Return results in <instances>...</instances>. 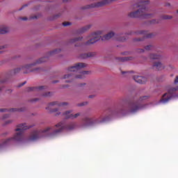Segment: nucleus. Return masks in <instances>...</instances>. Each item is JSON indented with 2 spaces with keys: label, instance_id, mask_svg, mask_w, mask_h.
<instances>
[{
  "label": "nucleus",
  "instance_id": "obj_29",
  "mask_svg": "<svg viewBox=\"0 0 178 178\" xmlns=\"http://www.w3.org/2000/svg\"><path fill=\"white\" fill-rule=\"evenodd\" d=\"M70 22H63V26H64V27H66L67 26H70Z\"/></svg>",
  "mask_w": 178,
  "mask_h": 178
},
{
  "label": "nucleus",
  "instance_id": "obj_41",
  "mask_svg": "<svg viewBox=\"0 0 178 178\" xmlns=\"http://www.w3.org/2000/svg\"><path fill=\"white\" fill-rule=\"evenodd\" d=\"M31 19H37V16L31 17Z\"/></svg>",
  "mask_w": 178,
  "mask_h": 178
},
{
  "label": "nucleus",
  "instance_id": "obj_28",
  "mask_svg": "<svg viewBox=\"0 0 178 178\" xmlns=\"http://www.w3.org/2000/svg\"><path fill=\"white\" fill-rule=\"evenodd\" d=\"M148 96H143L142 97H140L139 101H144V99H147Z\"/></svg>",
  "mask_w": 178,
  "mask_h": 178
},
{
  "label": "nucleus",
  "instance_id": "obj_7",
  "mask_svg": "<svg viewBox=\"0 0 178 178\" xmlns=\"http://www.w3.org/2000/svg\"><path fill=\"white\" fill-rule=\"evenodd\" d=\"M141 108H143V106H141L140 102H131L128 104V108L127 111L131 113H134L135 112H137V111H140Z\"/></svg>",
  "mask_w": 178,
  "mask_h": 178
},
{
  "label": "nucleus",
  "instance_id": "obj_5",
  "mask_svg": "<svg viewBox=\"0 0 178 178\" xmlns=\"http://www.w3.org/2000/svg\"><path fill=\"white\" fill-rule=\"evenodd\" d=\"M47 60H48V57L41 58L39 60H38L36 63L34 64H29L24 67L15 69L14 70L10 72V76H13V74H17V73H19L20 70H22L23 73L24 74L30 73V72H34V70H33V66H34V65L44 63V62H47Z\"/></svg>",
  "mask_w": 178,
  "mask_h": 178
},
{
  "label": "nucleus",
  "instance_id": "obj_36",
  "mask_svg": "<svg viewBox=\"0 0 178 178\" xmlns=\"http://www.w3.org/2000/svg\"><path fill=\"white\" fill-rule=\"evenodd\" d=\"M36 101H38V98H35L33 100H31V102H36Z\"/></svg>",
  "mask_w": 178,
  "mask_h": 178
},
{
  "label": "nucleus",
  "instance_id": "obj_46",
  "mask_svg": "<svg viewBox=\"0 0 178 178\" xmlns=\"http://www.w3.org/2000/svg\"><path fill=\"white\" fill-rule=\"evenodd\" d=\"M126 73H128V72H122V74H126Z\"/></svg>",
  "mask_w": 178,
  "mask_h": 178
},
{
  "label": "nucleus",
  "instance_id": "obj_25",
  "mask_svg": "<svg viewBox=\"0 0 178 178\" xmlns=\"http://www.w3.org/2000/svg\"><path fill=\"white\" fill-rule=\"evenodd\" d=\"M52 95V92H45L42 95V97H51Z\"/></svg>",
  "mask_w": 178,
  "mask_h": 178
},
{
  "label": "nucleus",
  "instance_id": "obj_48",
  "mask_svg": "<svg viewBox=\"0 0 178 178\" xmlns=\"http://www.w3.org/2000/svg\"><path fill=\"white\" fill-rule=\"evenodd\" d=\"M89 98H94V95H90Z\"/></svg>",
  "mask_w": 178,
  "mask_h": 178
},
{
  "label": "nucleus",
  "instance_id": "obj_32",
  "mask_svg": "<svg viewBox=\"0 0 178 178\" xmlns=\"http://www.w3.org/2000/svg\"><path fill=\"white\" fill-rule=\"evenodd\" d=\"M84 105H87V102H83L81 104H78V106H84Z\"/></svg>",
  "mask_w": 178,
  "mask_h": 178
},
{
  "label": "nucleus",
  "instance_id": "obj_17",
  "mask_svg": "<svg viewBox=\"0 0 178 178\" xmlns=\"http://www.w3.org/2000/svg\"><path fill=\"white\" fill-rule=\"evenodd\" d=\"M19 111V112H23V111H24V108H10V109H8V108H0V112H16V111Z\"/></svg>",
  "mask_w": 178,
  "mask_h": 178
},
{
  "label": "nucleus",
  "instance_id": "obj_9",
  "mask_svg": "<svg viewBox=\"0 0 178 178\" xmlns=\"http://www.w3.org/2000/svg\"><path fill=\"white\" fill-rule=\"evenodd\" d=\"M84 67H87V64L83 63H78L74 66L69 67L68 72H80L81 69H84Z\"/></svg>",
  "mask_w": 178,
  "mask_h": 178
},
{
  "label": "nucleus",
  "instance_id": "obj_27",
  "mask_svg": "<svg viewBox=\"0 0 178 178\" xmlns=\"http://www.w3.org/2000/svg\"><path fill=\"white\" fill-rule=\"evenodd\" d=\"M152 48H154V47L152 45H147L146 47H145V49L146 51H149V50L152 49Z\"/></svg>",
  "mask_w": 178,
  "mask_h": 178
},
{
  "label": "nucleus",
  "instance_id": "obj_37",
  "mask_svg": "<svg viewBox=\"0 0 178 178\" xmlns=\"http://www.w3.org/2000/svg\"><path fill=\"white\" fill-rule=\"evenodd\" d=\"M9 123H12V120H8L6 122V124H9Z\"/></svg>",
  "mask_w": 178,
  "mask_h": 178
},
{
  "label": "nucleus",
  "instance_id": "obj_24",
  "mask_svg": "<svg viewBox=\"0 0 178 178\" xmlns=\"http://www.w3.org/2000/svg\"><path fill=\"white\" fill-rule=\"evenodd\" d=\"M81 40H83V38H74V39H72L70 40V42L71 44H73L74 42H78V41H81Z\"/></svg>",
  "mask_w": 178,
  "mask_h": 178
},
{
  "label": "nucleus",
  "instance_id": "obj_50",
  "mask_svg": "<svg viewBox=\"0 0 178 178\" xmlns=\"http://www.w3.org/2000/svg\"><path fill=\"white\" fill-rule=\"evenodd\" d=\"M140 52H144V49H140Z\"/></svg>",
  "mask_w": 178,
  "mask_h": 178
},
{
  "label": "nucleus",
  "instance_id": "obj_16",
  "mask_svg": "<svg viewBox=\"0 0 178 178\" xmlns=\"http://www.w3.org/2000/svg\"><path fill=\"white\" fill-rule=\"evenodd\" d=\"M47 86H39V87H29L26 89V91H41L42 90H45Z\"/></svg>",
  "mask_w": 178,
  "mask_h": 178
},
{
  "label": "nucleus",
  "instance_id": "obj_44",
  "mask_svg": "<svg viewBox=\"0 0 178 178\" xmlns=\"http://www.w3.org/2000/svg\"><path fill=\"white\" fill-rule=\"evenodd\" d=\"M82 86H86V83H81L79 85V87H81Z\"/></svg>",
  "mask_w": 178,
  "mask_h": 178
},
{
  "label": "nucleus",
  "instance_id": "obj_53",
  "mask_svg": "<svg viewBox=\"0 0 178 178\" xmlns=\"http://www.w3.org/2000/svg\"><path fill=\"white\" fill-rule=\"evenodd\" d=\"M34 70H40V68H36Z\"/></svg>",
  "mask_w": 178,
  "mask_h": 178
},
{
  "label": "nucleus",
  "instance_id": "obj_56",
  "mask_svg": "<svg viewBox=\"0 0 178 178\" xmlns=\"http://www.w3.org/2000/svg\"><path fill=\"white\" fill-rule=\"evenodd\" d=\"M0 90H2V88H1V85H0Z\"/></svg>",
  "mask_w": 178,
  "mask_h": 178
},
{
  "label": "nucleus",
  "instance_id": "obj_15",
  "mask_svg": "<svg viewBox=\"0 0 178 178\" xmlns=\"http://www.w3.org/2000/svg\"><path fill=\"white\" fill-rule=\"evenodd\" d=\"M137 34H141L143 37V38H152V36L154 34L152 33H148V32L145 31H140L137 32Z\"/></svg>",
  "mask_w": 178,
  "mask_h": 178
},
{
  "label": "nucleus",
  "instance_id": "obj_4",
  "mask_svg": "<svg viewBox=\"0 0 178 178\" xmlns=\"http://www.w3.org/2000/svg\"><path fill=\"white\" fill-rule=\"evenodd\" d=\"M31 127H33V126H28L26 124H20L17 125V128L15 129V131L19 132L15 134L14 137L3 140V143L0 145V148L4 147V145L10 144V143H13V141H23V131L29 130V129H31Z\"/></svg>",
  "mask_w": 178,
  "mask_h": 178
},
{
  "label": "nucleus",
  "instance_id": "obj_42",
  "mask_svg": "<svg viewBox=\"0 0 178 178\" xmlns=\"http://www.w3.org/2000/svg\"><path fill=\"white\" fill-rule=\"evenodd\" d=\"M70 1H72V0H63V2H69Z\"/></svg>",
  "mask_w": 178,
  "mask_h": 178
},
{
  "label": "nucleus",
  "instance_id": "obj_2",
  "mask_svg": "<svg viewBox=\"0 0 178 178\" xmlns=\"http://www.w3.org/2000/svg\"><path fill=\"white\" fill-rule=\"evenodd\" d=\"M102 34V31H97L90 35H89V40L86 42V45H91V44H95L99 40L102 41H107L108 40H111V38H115L117 41H126L125 38H119V35L115 34L113 32H109L106 35L103 37L101 36Z\"/></svg>",
  "mask_w": 178,
  "mask_h": 178
},
{
  "label": "nucleus",
  "instance_id": "obj_54",
  "mask_svg": "<svg viewBox=\"0 0 178 178\" xmlns=\"http://www.w3.org/2000/svg\"><path fill=\"white\" fill-rule=\"evenodd\" d=\"M6 81H2L1 83H5Z\"/></svg>",
  "mask_w": 178,
  "mask_h": 178
},
{
  "label": "nucleus",
  "instance_id": "obj_40",
  "mask_svg": "<svg viewBox=\"0 0 178 178\" xmlns=\"http://www.w3.org/2000/svg\"><path fill=\"white\" fill-rule=\"evenodd\" d=\"M21 20H27V17H22Z\"/></svg>",
  "mask_w": 178,
  "mask_h": 178
},
{
  "label": "nucleus",
  "instance_id": "obj_49",
  "mask_svg": "<svg viewBox=\"0 0 178 178\" xmlns=\"http://www.w3.org/2000/svg\"><path fill=\"white\" fill-rule=\"evenodd\" d=\"M53 83L55 84V83H58V81H53Z\"/></svg>",
  "mask_w": 178,
  "mask_h": 178
},
{
  "label": "nucleus",
  "instance_id": "obj_39",
  "mask_svg": "<svg viewBox=\"0 0 178 178\" xmlns=\"http://www.w3.org/2000/svg\"><path fill=\"white\" fill-rule=\"evenodd\" d=\"M51 112H58V108H54L51 111Z\"/></svg>",
  "mask_w": 178,
  "mask_h": 178
},
{
  "label": "nucleus",
  "instance_id": "obj_38",
  "mask_svg": "<svg viewBox=\"0 0 178 178\" xmlns=\"http://www.w3.org/2000/svg\"><path fill=\"white\" fill-rule=\"evenodd\" d=\"M26 6H27V4L23 6L21 8H19V10H22L24 8H26Z\"/></svg>",
  "mask_w": 178,
  "mask_h": 178
},
{
  "label": "nucleus",
  "instance_id": "obj_47",
  "mask_svg": "<svg viewBox=\"0 0 178 178\" xmlns=\"http://www.w3.org/2000/svg\"><path fill=\"white\" fill-rule=\"evenodd\" d=\"M66 83H72V81L67 80Z\"/></svg>",
  "mask_w": 178,
  "mask_h": 178
},
{
  "label": "nucleus",
  "instance_id": "obj_1",
  "mask_svg": "<svg viewBox=\"0 0 178 178\" xmlns=\"http://www.w3.org/2000/svg\"><path fill=\"white\" fill-rule=\"evenodd\" d=\"M76 126L77 125L75 122L68 124L65 127L63 122H59L56 124L55 127H48L42 131H33L29 136V140L36 141V140H39V138L42 137V134L48 133L49 131H51V136H56V134L60 133L64 129L73 130V129H76Z\"/></svg>",
  "mask_w": 178,
  "mask_h": 178
},
{
  "label": "nucleus",
  "instance_id": "obj_22",
  "mask_svg": "<svg viewBox=\"0 0 178 178\" xmlns=\"http://www.w3.org/2000/svg\"><path fill=\"white\" fill-rule=\"evenodd\" d=\"M116 60L118 62H127V60H130L129 57H122V58H116Z\"/></svg>",
  "mask_w": 178,
  "mask_h": 178
},
{
  "label": "nucleus",
  "instance_id": "obj_10",
  "mask_svg": "<svg viewBox=\"0 0 178 178\" xmlns=\"http://www.w3.org/2000/svg\"><path fill=\"white\" fill-rule=\"evenodd\" d=\"M113 0H104L102 1H99L97 3H92L88 6V8H101V6H104V5H108L110 2H112Z\"/></svg>",
  "mask_w": 178,
  "mask_h": 178
},
{
  "label": "nucleus",
  "instance_id": "obj_55",
  "mask_svg": "<svg viewBox=\"0 0 178 178\" xmlns=\"http://www.w3.org/2000/svg\"><path fill=\"white\" fill-rule=\"evenodd\" d=\"M0 54H2V51H0Z\"/></svg>",
  "mask_w": 178,
  "mask_h": 178
},
{
  "label": "nucleus",
  "instance_id": "obj_45",
  "mask_svg": "<svg viewBox=\"0 0 178 178\" xmlns=\"http://www.w3.org/2000/svg\"><path fill=\"white\" fill-rule=\"evenodd\" d=\"M58 115H60V113L59 112L56 113V116H58Z\"/></svg>",
  "mask_w": 178,
  "mask_h": 178
},
{
  "label": "nucleus",
  "instance_id": "obj_34",
  "mask_svg": "<svg viewBox=\"0 0 178 178\" xmlns=\"http://www.w3.org/2000/svg\"><path fill=\"white\" fill-rule=\"evenodd\" d=\"M26 81L23 82L22 83L19 84L18 86V87H23V86H24V84H26Z\"/></svg>",
  "mask_w": 178,
  "mask_h": 178
},
{
  "label": "nucleus",
  "instance_id": "obj_6",
  "mask_svg": "<svg viewBox=\"0 0 178 178\" xmlns=\"http://www.w3.org/2000/svg\"><path fill=\"white\" fill-rule=\"evenodd\" d=\"M107 120H109L108 116L104 117L102 115L97 119L86 118L83 120V122L85 123L84 126H94V124L104 123V122H107Z\"/></svg>",
  "mask_w": 178,
  "mask_h": 178
},
{
  "label": "nucleus",
  "instance_id": "obj_3",
  "mask_svg": "<svg viewBox=\"0 0 178 178\" xmlns=\"http://www.w3.org/2000/svg\"><path fill=\"white\" fill-rule=\"evenodd\" d=\"M149 3V1H141L138 4H136V8L139 9L134 12H131L128 14L129 17L137 18L140 17V19H149V17H152V15L147 14L148 7L147 6Z\"/></svg>",
  "mask_w": 178,
  "mask_h": 178
},
{
  "label": "nucleus",
  "instance_id": "obj_23",
  "mask_svg": "<svg viewBox=\"0 0 178 178\" xmlns=\"http://www.w3.org/2000/svg\"><path fill=\"white\" fill-rule=\"evenodd\" d=\"M59 52H60V49H56L52 51H50L48 55L49 56H52V55H56V54H59Z\"/></svg>",
  "mask_w": 178,
  "mask_h": 178
},
{
  "label": "nucleus",
  "instance_id": "obj_30",
  "mask_svg": "<svg viewBox=\"0 0 178 178\" xmlns=\"http://www.w3.org/2000/svg\"><path fill=\"white\" fill-rule=\"evenodd\" d=\"M155 23H159V22L155 19H152V21H150V24H155Z\"/></svg>",
  "mask_w": 178,
  "mask_h": 178
},
{
  "label": "nucleus",
  "instance_id": "obj_13",
  "mask_svg": "<svg viewBox=\"0 0 178 178\" xmlns=\"http://www.w3.org/2000/svg\"><path fill=\"white\" fill-rule=\"evenodd\" d=\"M134 80L139 84H144V83H147V78L141 76H134Z\"/></svg>",
  "mask_w": 178,
  "mask_h": 178
},
{
  "label": "nucleus",
  "instance_id": "obj_35",
  "mask_svg": "<svg viewBox=\"0 0 178 178\" xmlns=\"http://www.w3.org/2000/svg\"><path fill=\"white\" fill-rule=\"evenodd\" d=\"M143 39L141 38H136L134 39V41H143Z\"/></svg>",
  "mask_w": 178,
  "mask_h": 178
},
{
  "label": "nucleus",
  "instance_id": "obj_12",
  "mask_svg": "<svg viewBox=\"0 0 178 178\" xmlns=\"http://www.w3.org/2000/svg\"><path fill=\"white\" fill-rule=\"evenodd\" d=\"M69 105L67 102H53L49 103V106L46 108V109H49L51 106H58L59 108H62V106H67Z\"/></svg>",
  "mask_w": 178,
  "mask_h": 178
},
{
  "label": "nucleus",
  "instance_id": "obj_11",
  "mask_svg": "<svg viewBox=\"0 0 178 178\" xmlns=\"http://www.w3.org/2000/svg\"><path fill=\"white\" fill-rule=\"evenodd\" d=\"M73 112L72 111H67L65 113H63V116L65 118V119H76L80 116V113H77L74 115L72 113Z\"/></svg>",
  "mask_w": 178,
  "mask_h": 178
},
{
  "label": "nucleus",
  "instance_id": "obj_18",
  "mask_svg": "<svg viewBox=\"0 0 178 178\" xmlns=\"http://www.w3.org/2000/svg\"><path fill=\"white\" fill-rule=\"evenodd\" d=\"M90 28H91V25L86 26L81 28V29H79V31H78V34H81V33H86V31H87V30H90Z\"/></svg>",
  "mask_w": 178,
  "mask_h": 178
},
{
  "label": "nucleus",
  "instance_id": "obj_19",
  "mask_svg": "<svg viewBox=\"0 0 178 178\" xmlns=\"http://www.w3.org/2000/svg\"><path fill=\"white\" fill-rule=\"evenodd\" d=\"M94 55H95V54H94V53L83 54L81 55V58L82 59H86L87 58H91V57L94 56Z\"/></svg>",
  "mask_w": 178,
  "mask_h": 178
},
{
  "label": "nucleus",
  "instance_id": "obj_51",
  "mask_svg": "<svg viewBox=\"0 0 178 178\" xmlns=\"http://www.w3.org/2000/svg\"><path fill=\"white\" fill-rule=\"evenodd\" d=\"M75 47H80V44H75Z\"/></svg>",
  "mask_w": 178,
  "mask_h": 178
},
{
  "label": "nucleus",
  "instance_id": "obj_52",
  "mask_svg": "<svg viewBox=\"0 0 178 178\" xmlns=\"http://www.w3.org/2000/svg\"><path fill=\"white\" fill-rule=\"evenodd\" d=\"M3 48H4V47H3V46L0 47V49H2Z\"/></svg>",
  "mask_w": 178,
  "mask_h": 178
},
{
  "label": "nucleus",
  "instance_id": "obj_8",
  "mask_svg": "<svg viewBox=\"0 0 178 178\" xmlns=\"http://www.w3.org/2000/svg\"><path fill=\"white\" fill-rule=\"evenodd\" d=\"M90 72L88 71H82L80 72V74L74 76L73 74H68L64 76L63 79H84L86 74H89Z\"/></svg>",
  "mask_w": 178,
  "mask_h": 178
},
{
  "label": "nucleus",
  "instance_id": "obj_31",
  "mask_svg": "<svg viewBox=\"0 0 178 178\" xmlns=\"http://www.w3.org/2000/svg\"><path fill=\"white\" fill-rule=\"evenodd\" d=\"M9 118V114H6L2 117V120H5V119H8Z\"/></svg>",
  "mask_w": 178,
  "mask_h": 178
},
{
  "label": "nucleus",
  "instance_id": "obj_33",
  "mask_svg": "<svg viewBox=\"0 0 178 178\" xmlns=\"http://www.w3.org/2000/svg\"><path fill=\"white\" fill-rule=\"evenodd\" d=\"M175 84H178V76H176L175 81H174Z\"/></svg>",
  "mask_w": 178,
  "mask_h": 178
},
{
  "label": "nucleus",
  "instance_id": "obj_26",
  "mask_svg": "<svg viewBox=\"0 0 178 178\" xmlns=\"http://www.w3.org/2000/svg\"><path fill=\"white\" fill-rule=\"evenodd\" d=\"M162 19H163L164 20H169L170 19H172V17L169 15H163L162 17Z\"/></svg>",
  "mask_w": 178,
  "mask_h": 178
},
{
  "label": "nucleus",
  "instance_id": "obj_14",
  "mask_svg": "<svg viewBox=\"0 0 178 178\" xmlns=\"http://www.w3.org/2000/svg\"><path fill=\"white\" fill-rule=\"evenodd\" d=\"M153 67H154L156 70H163L165 65L159 61L154 63Z\"/></svg>",
  "mask_w": 178,
  "mask_h": 178
},
{
  "label": "nucleus",
  "instance_id": "obj_21",
  "mask_svg": "<svg viewBox=\"0 0 178 178\" xmlns=\"http://www.w3.org/2000/svg\"><path fill=\"white\" fill-rule=\"evenodd\" d=\"M150 59H156L157 60H161V59H162V56L159 54H151Z\"/></svg>",
  "mask_w": 178,
  "mask_h": 178
},
{
  "label": "nucleus",
  "instance_id": "obj_20",
  "mask_svg": "<svg viewBox=\"0 0 178 178\" xmlns=\"http://www.w3.org/2000/svg\"><path fill=\"white\" fill-rule=\"evenodd\" d=\"M6 33H9V28L6 26H1L0 28V34H6Z\"/></svg>",
  "mask_w": 178,
  "mask_h": 178
},
{
  "label": "nucleus",
  "instance_id": "obj_43",
  "mask_svg": "<svg viewBox=\"0 0 178 178\" xmlns=\"http://www.w3.org/2000/svg\"><path fill=\"white\" fill-rule=\"evenodd\" d=\"M59 16H60V15H55V19H56V17H59Z\"/></svg>",
  "mask_w": 178,
  "mask_h": 178
}]
</instances>
